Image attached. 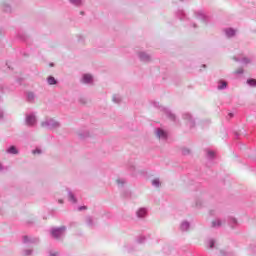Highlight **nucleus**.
I'll use <instances>...</instances> for the list:
<instances>
[{"label": "nucleus", "instance_id": "6ab92c4d", "mask_svg": "<svg viewBox=\"0 0 256 256\" xmlns=\"http://www.w3.org/2000/svg\"><path fill=\"white\" fill-rule=\"evenodd\" d=\"M29 99L33 98V94L28 95Z\"/></svg>", "mask_w": 256, "mask_h": 256}, {"label": "nucleus", "instance_id": "4468645a", "mask_svg": "<svg viewBox=\"0 0 256 256\" xmlns=\"http://www.w3.org/2000/svg\"><path fill=\"white\" fill-rule=\"evenodd\" d=\"M214 246H215V241H214V240H211V241H210V249H213Z\"/></svg>", "mask_w": 256, "mask_h": 256}, {"label": "nucleus", "instance_id": "f03ea898", "mask_svg": "<svg viewBox=\"0 0 256 256\" xmlns=\"http://www.w3.org/2000/svg\"><path fill=\"white\" fill-rule=\"evenodd\" d=\"M36 121L37 119L33 115H30L26 118L27 125H35Z\"/></svg>", "mask_w": 256, "mask_h": 256}, {"label": "nucleus", "instance_id": "423d86ee", "mask_svg": "<svg viewBox=\"0 0 256 256\" xmlns=\"http://www.w3.org/2000/svg\"><path fill=\"white\" fill-rule=\"evenodd\" d=\"M57 83V80H55V78L53 76H50L48 78V84L49 85H55Z\"/></svg>", "mask_w": 256, "mask_h": 256}, {"label": "nucleus", "instance_id": "4be33fe9", "mask_svg": "<svg viewBox=\"0 0 256 256\" xmlns=\"http://www.w3.org/2000/svg\"><path fill=\"white\" fill-rule=\"evenodd\" d=\"M59 203H63V200H59Z\"/></svg>", "mask_w": 256, "mask_h": 256}, {"label": "nucleus", "instance_id": "a211bd4d", "mask_svg": "<svg viewBox=\"0 0 256 256\" xmlns=\"http://www.w3.org/2000/svg\"><path fill=\"white\" fill-rule=\"evenodd\" d=\"M183 227H189V224L188 223H184Z\"/></svg>", "mask_w": 256, "mask_h": 256}, {"label": "nucleus", "instance_id": "ddd939ff", "mask_svg": "<svg viewBox=\"0 0 256 256\" xmlns=\"http://www.w3.org/2000/svg\"><path fill=\"white\" fill-rule=\"evenodd\" d=\"M216 225H221V220H217L216 222H213V226L216 227Z\"/></svg>", "mask_w": 256, "mask_h": 256}, {"label": "nucleus", "instance_id": "7ed1b4c3", "mask_svg": "<svg viewBox=\"0 0 256 256\" xmlns=\"http://www.w3.org/2000/svg\"><path fill=\"white\" fill-rule=\"evenodd\" d=\"M93 81V76L91 74H85L83 76V83H91Z\"/></svg>", "mask_w": 256, "mask_h": 256}, {"label": "nucleus", "instance_id": "2eb2a0df", "mask_svg": "<svg viewBox=\"0 0 256 256\" xmlns=\"http://www.w3.org/2000/svg\"><path fill=\"white\" fill-rule=\"evenodd\" d=\"M208 155H209V157H213V156L215 155V152L209 151V152H208Z\"/></svg>", "mask_w": 256, "mask_h": 256}, {"label": "nucleus", "instance_id": "412c9836", "mask_svg": "<svg viewBox=\"0 0 256 256\" xmlns=\"http://www.w3.org/2000/svg\"><path fill=\"white\" fill-rule=\"evenodd\" d=\"M237 73H243V69H240Z\"/></svg>", "mask_w": 256, "mask_h": 256}, {"label": "nucleus", "instance_id": "6e6552de", "mask_svg": "<svg viewBox=\"0 0 256 256\" xmlns=\"http://www.w3.org/2000/svg\"><path fill=\"white\" fill-rule=\"evenodd\" d=\"M146 211L145 209H140L138 212H137V216L138 217H143L144 215H146Z\"/></svg>", "mask_w": 256, "mask_h": 256}, {"label": "nucleus", "instance_id": "0eeeda50", "mask_svg": "<svg viewBox=\"0 0 256 256\" xmlns=\"http://www.w3.org/2000/svg\"><path fill=\"white\" fill-rule=\"evenodd\" d=\"M248 85L251 87H256V80L255 79H248L247 80Z\"/></svg>", "mask_w": 256, "mask_h": 256}, {"label": "nucleus", "instance_id": "f8f14e48", "mask_svg": "<svg viewBox=\"0 0 256 256\" xmlns=\"http://www.w3.org/2000/svg\"><path fill=\"white\" fill-rule=\"evenodd\" d=\"M69 199L75 203V196L73 194H69Z\"/></svg>", "mask_w": 256, "mask_h": 256}, {"label": "nucleus", "instance_id": "aec40b11", "mask_svg": "<svg viewBox=\"0 0 256 256\" xmlns=\"http://www.w3.org/2000/svg\"><path fill=\"white\" fill-rule=\"evenodd\" d=\"M33 153H34V154H35V153H41V151L35 150Z\"/></svg>", "mask_w": 256, "mask_h": 256}, {"label": "nucleus", "instance_id": "20e7f679", "mask_svg": "<svg viewBox=\"0 0 256 256\" xmlns=\"http://www.w3.org/2000/svg\"><path fill=\"white\" fill-rule=\"evenodd\" d=\"M157 135H158L159 139H161V138L165 139L167 137V132L163 131V130H158Z\"/></svg>", "mask_w": 256, "mask_h": 256}, {"label": "nucleus", "instance_id": "5701e85b", "mask_svg": "<svg viewBox=\"0 0 256 256\" xmlns=\"http://www.w3.org/2000/svg\"><path fill=\"white\" fill-rule=\"evenodd\" d=\"M51 256H55V254H51Z\"/></svg>", "mask_w": 256, "mask_h": 256}, {"label": "nucleus", "instance_id": "39448f33", "mask_svg": "<svg viewBox=\"0 0 256 256\" xmlns=\"http://www.w3.org/2000/svg\"><path fill=\"white\" fill-rule=\"evenodd\" d=\"M7 153H11L12 155H17L19 151H17V148L15 146H11L8 150Z\"/></svg>", "mask_w": 256, "mask_h": 256}, {"label": "nucleus", "instance_id": "f3484780", "mask_svg": "<svg viewBox=\"0 0 256 256\" xmlns=\"http://www.w3.org/2000/svg\"><path fill=\"white\" fill-rule=\"evenodd\" d=\"M83 209H87V207L83 206L79 208L80 211H83Z\"/></svg>", "mask_w": 256, "mask_h": 256}, {"label": "nucleus", "instance_id": "9d476101", "mask_svg": "<svg viewBox=\"0 0 256 256\" xmlns=\"http://www.w3.org/2000/svg\"><path fill=\"white\" fill-rule=\"evenodd\" d=\"M225 87H227V82H220L218 89H225Z\"/></svg>", "mask_w": 256, "mask_h": 256}, {"label": "nucleus", "instance_id": "9b49d317", "mask_svg": "<svg viewBox=\"0 0 256 256\" xmlns=\"http://www.w3.org/2000/svg\"><path fill=\"white\" fill-rule=\"evenodd\" d=\"M152 185H154V187H159V180L158 179L153 180Z\"/></svg>", "mask_w": 256, "mask_h": 256}, {"label": "nucleus", "instance_id": "1a4fd4ad", "mask_svg": "<svg viewBox=\"0 0 256 256\" xmlns=\"http://www.w3.org/2000/svg\"><path fill=\"white\" fill-rule=\"evenodd\" d=\"M226 34L228 35V37H233V35H235V30L233 29H228L226 31Z\"/></svg>", "mask_w": 256, "mask_h": 256}, {"label": "nucleus", "instance_id": "f257e3e1", "mask_svg": "<svg viewBox=\"0 0 256 256\" xmlns=\"http://www.w3.org/2000/svg\"><path fill=\"white\" fill-rule=\"evenodd\" d=\"M66 230H67V228L65 226L53 229L51 232L52 237H54L55 239H59V237H61V235H63Z\"/></svg>", "mask_w": 256, "mask_h": 256}, {"label": "nucleus", "instance_id": "dca6fc26", "mask_svg": "<svg viewBox=\"0 0 256 256\" xmlns=\"http://www.w3.org/2000/svg\"><path fill=\"white\" fill-rule=\"evenodd\" d=\"M24 241L25 243H27V241H31V239L29 238V236H24Z\"/></svg>", "mask_w": 256, "mask_h": 256}]
</instances>
